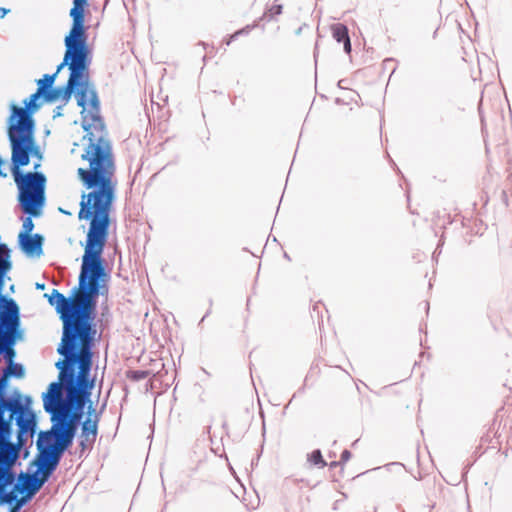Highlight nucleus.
Wrapping results in <instances>:
<instances>
[{
    "instance_id": "7ed1b4c3",
    "label": "nucleus",
    "mask_w": 512,
    "mask_h": 512,
    "mask_svg": "<svg viewBox=\"0 0 512 512\" xmlns=\"http://www.w3.org/2000/svg\"><path fill=\"white\" fill-rule=\"evenodd\" d=\"M35 428V414L19 400L6 398L0 381V468L14 466Z\"/></svg>"
},
{
    "instance_id": "0eeeda50",
    "label": "nucleus",
    "mask_w": 512,
    "mask_h": 512,
    "mask_svg": "<svg viewBox=\"0 0 512 512\" xmlns=\"http://www.w3.org/2000/svg\"><path fill=\"white\" fill-rule=\"evenodd\" d=\"M75 433L72 427L53 426V432L41 433L37 442L39 449L38 470L47 479L57 467L61 454L71 445Z\"/></svg>"
},
{
    "instance_id": "a878e982",
    "label": "nucleus",
    "mask_w": 512,
    "mask_h": 512,
    "mask_svg": "<svg viewBox=\"0 0 512 512\" xmlns=\"http://www.w3.org/2000/svg\"><path fill=\"white\" fill-rule=\"evenodd\" d=\"M144 374L138 373V378H143Z\"/></svg>"
},
{
    "instance_id": "39448f33",
    "label": "nucleus",
    "mask_w": 512,
    "mask_h": 512,
    "mask_svg": "<svg viewBox=\"0 0 512 512\" xmlns=\"http://www.w3.org/2000/svg\"><path fill=\"white\" fill-rule=\"evenodd\" d=\"M12 117H17V123L9 127L8 135L11 143V170L20 172V168L30 162V156L41 158L39 147L33 134V120L30 113L17 106L12 107Z\"/></svg>"
},
{
    "instance_id": "423d86ee",
    "label": "nucleus",
    "mask_w": 512,
    "mask_h": 512,
    "mask_svg": "<svg viewBox=\"0 0 512 512\" xmlns=\"http://www.w3.org/2000/svg\"><path fill=\"white\" fill-rule=\"evenodd\" d=\"M87 0H73L70 10L72 27L65 37V54L61 64H88L91 62V49L87 44L85 28V7Z\"/></svg>"
},
{
    "instance_id": "cd10ccee",
    "label": "nucleus",
    "mask_w": 512,
    "mask_h": 512,
    "mask_svg": "<svg viewBox=\"0 0 512 512\" xmlns=\"http://www.w3.org/2000/svg\"><path fill=\"white\" fill-rule=\"evenodd\" d=\"M63 67H64V66L59 65V66H58V71H59V70H61Z\"/></svg>"
},
{
    "instance_id": "ddd939ff",
    "label": "nucleus",
    "mask_w": 512,
    "mask_h": 512,
    "mask_svg": "<svg viewBox=\"0 0 512 512\" xmlns=\"http://www.w3.org/2000/svg\"><path fill=\"white\" fill-rule=\"evenodd\" d=\"M331 32L333 38L337 42H343L344 44V50L346 53H350L351 51V42L348 35V29L347 27L342 23H336L331 26Z\"/></svg>"
},
{
    "instance_id": "6e6552de",
    "label": "nucleus",
    "mask_w": 512,
    "mask_h": 512,
    "mask_svg": "<svg viewBox=\"0 0 512 512\" xmlns=\"http://www.w3.org/2000/svg\"><path fill=\"white\" fill-rule=\"evenodd\" d=\"M13 176L22 210L31 216H39L45 200V176L38 172L22 174L21 171L13 173Z\"/></svg>"
},
{
    "instance_id": "f3484780",
    "label": "nucleus",
    "mask_w": 512,
    "mask_h": 512,
    "mask_svg": "<svg viewBox=\"0 0 512 512\" xmlns=\"http://www.w3.org/2000/svg\"><path fill=\"white\" fill-rule=\"evenodd\" d=\"M309 461L314 465H319L321 467L326 466V462L323 460L320 450H314L309 456Z\"/></svg>"
},
{
    "instance_id": "9b49d317",
    "label": "nucleus",
    "mask_w": 512,
    "mask_h": 512,
    "mask_svg": "<svg viewBox=\"0 0 512 512\" xmlns=\"http://www.w3.org/2000/svg\"><path fill=\"white\" fill-rule=\"evenodd\" d=\"M100 419L101 413L97 412L93 405L90 404L86 418L81 425L80 447L82 451L91 449L96 442Z\"/></svg>"
},
{
    "instance_id": "6ab92c4d",
    "label": "nucleus",
    "mask_w": 512,
    "mask_h": 512,
    "mask_svg": "<svg viewBox=\"0 0 512 512\" xmlns=\"http://www.w3.org/2000/svg\"><path fill=\"white\" fill-rule=\"evenodd\" d=\"M282 12V6L281 5H273L269 9V13L271 16L279 15Z\"/></svg>"
},
{
    "instance_id": "f03ea898",
    "label": "nucleus",
    "mask_w": 512,
    "mask_h": 512,
    "mask_svg": "<svg viewBox=\"0 0 512 512\" xmlns=\"http://www.w3.org/2000/svg\"><path fill=\"white\" fill-rule=\"evenodd\" d=\"M108 229L109 226L103 225L89 227L79 284L72 296L67 298L56 289L50 295L45 294L63 322L61 344L57 351L64 356V360L56 363L60 370L59 380L69 382V373L74 371L73 366L78 363L79 372L75 384L87 391L93 387V381L89 380L91 348L96 334L93 321L101 283L107 277L101 255L107 241Z\"/></svg>"
},
{
    "instance_id": "9d476101",
    "label": "nucleus",
    "mask_w": 512,
    "mask_h": 512,
    "mask_svg": "<svg viewBox=\"0 0 512 512\" xmlns=\"http://www.w3.org/2000/svg\"><path fill=\"white\" fill-rule=\"evenodd\" d=\"M8 311H0V353L5 351L6 357L11 361L15 355L11 347L14 342L13 332L19 325L18 307L13 300H9Z\"/></svg>"
},
{
    "instance_id": "bb28decb",
    "label": "nucleus",
    "mask_w": 512,
    "mask_h": 512,
    "mask_svg": "<svg viewBox=\"0 0 512 512\" xmlns=\"http://www.w3.org/2000/svg\"><path fill=\"white\" fill-rule=\"evenodd\" d=\"M144 374L138 373V378H143Z\"/></svg>"
},
{
    "instance_id": "aec40b11",
    "label": "nucleus",
    "mask_w": 512,
    "mask_h": 512,
    "mask_svg": "<svg viewBox=\"0 0 512 512\" xmlns=\"http://www.w3.org/2000/svg\"><path fill=\"white\" fill-rule=\"evenodd\" d=\"M243 33H247V30H240V31H237L234 35H232V38H236L237 36L243 34Z\"/></svg>"
},
{
    "instance_id": "dca6fc26",
    "label": "nucleus",
    "mask_w": 512,
    "mask_h": 512,
    "mask_svg": "<svg viewBox=\"0 0 512 512\" xmlns=\"http://www.w3.org/2000/svg\"><path fill=\"white\" fill-rule=\"evenodd\" d=\"M42 88L41 89H37V91L32 94L30 97H29V100L28 101H25V110L29 113L28 110H33V109H37L38 108V104H37V100L42 96Z\"/></svg>"
},
{
    "instance_id": "5701e85b",
    "label": "nucleus",
    "mask_w": 512,
    "mask_h": 512,
    "mask_svg": "<svg viewBox=\"0 0 512 512\" xmlns=\"http://www.w3.org/2000/svg\"><path fill=\"white\" fill-rule=\"evenodd\" d=\"M36 287L38 289H44L45 285L44 284H37Z\"/></svg>"
},
{
    "instance_id": "4468645a",
    "label": "nucleus",
    "mask_w": 512,
    "mask_h": 512,
    "mask_svg": "<svg viewBox=\"0 0 512 512\" xmlns=\"http://www.w3.org/2000/svg\"><path fill=\"white\" fill-rule=\"evenodd\" d=\"M14 481V473L12 468H0V494L4 488L12 484Z\"/></svg>"
},
{
    "instance_id": "1a4fd4ad",
    "label": "nucleus",
    "mask_w": 512,
    "mask_h": 512,
    "mask_svg": "<svg viewBox=\"0 0 512 512\" xmlns=\"http://www.w3.org/2000/svg\"><path fill=\"white\" fill-rule=\"evenodd\" d=\"M47 480L39 471L33 474H20L13 489L5 493V487L0 496H2L3 501L6 503L15 502L10 512H18L41 489Z\"/></svg>"
},
{
    "instance_id": "20e7f679",
    "label": "nucleus",
    "mask_w": 512,
    "mask_h": 512,
    "mask_svg": "<svg viewBox=\"0 0 512 512\" xmlns=\"http://www.w3.org/2000/svg\"><path fill=\"white\" fill-rule=\"evenodd\" d=\"M64 382H53L49 385L43 402L46 412L51 414L55 426L61 428L72 427L75 433L78 421L81 418V411L90 396V391L80 388L75 384L74 371L69 373L67 385V399L62 398V384Z\"/></svg>"
},
{
    "instance_id": "2eb2a0df",
    "label": "nucleus",
    "mask_w": 512,
    "mask_h": 512,
    "mask_svg": "<svg viewBox=\"0 0 512 512\" xmlns=\"http://www.w3.org/2000/svg\"><path fill=\"white\" fill-rule=\"evenodd\" d=\"M8 250L5 245H0V277L10 268Z\"/></svg>"
},
{
    "instance_id": "393cba45",
    "label": "nucleus",
    "mask_w": 512,
    "mask_h": 512,
    "mask_svg": "<svg viewBox=\"0 0 512 512\" xmlns=\"http://www.w3.org/2000/svg\"><path fill=\"white\" fill-rule=\"evenodd\" d=\"M144 374L138 373V378H143Z\"/></svg>"
},
{
    "instance_id": "f8f14e48",
    "label": "nucleus",
    "mask_w": 512,
    "mask_h": 512,
    "mask_svg": "<svg viewBox=\"0 0 512 512\" xmlns=\"http://www.w3.org/2000/svg\"><path fill=\"white\" fill-rule=\"evenodd\" d=\"M19 243L24 252L28 254L39 253L42 250L43 237L40 234H19Z\"/></svg>"
},
{
    "instance_id": "b1692460",
    "label": "nucleus",
    "mask_w": 512,
    "mask_h": 512,
    "mask_svg": "<svg viewBox=\"0 0 512 512\" xmlns=\"http://www.w3.org/2000/svg\"><path fill=\"white\" fill-rule=\"evenodd\" d=\"M144 374L138 373V378H143Z\"/></svg>"
},
{
    "instance_id": "4be33fe9",
    "label": "nucleus",
    "mask_w": 512,
    "mask_h": 512,
    "mask_svg": "<svg viewBox=\"0 0 512 512\" xmlns=\"http://www.w3.org/2000/svg\"><path fill=\"white\" fill-rule=\"evenodd\" d=\"M0 11H1V13H2V14H1V17H3V16L7 13V10H6V9H4V8L0 9Z\"/></svg>"
},
{
    "instance_id": "f257e3e1",
    "label": "nucleus",
    "mask_w": 512,
    "mask_h": 512,
    "mask_svg": "<svg viewBox=\"0 0 512 512\" xmlns=\"http://www.w3.org/2000/svg\"><path fill=\"white\" fill-rule=\"evenodd\" d=\"M68 67L71 72L64 92L49 89L55 75L48 74L37 81L38 89L42 88V94L49 102L57 100L62 94L64 98H69L77 90V103L82 108L81 122L86 134L79 144H75L73 152H78L82 161V166L77 170L79 179L88 189H92L82 195L78 218L89 220V227L109 226L116 170L112 144L100 115L97 93L88 82V66Z\"/></svg>"
},
{
    "instance_id": "412c9836",
    "label": "nucleus",
    "mask_w": 512,
    "mask_h": 512,
    "mask_svg": "<svg viewBox=\"0 0 512 512\" xmlns=\"http://www.w3.org/2000/svg\"><path fill=\"white\" fill-rule=\"evenodd\" d=\"M349 456H350V453H349V451H347V450H345V451L342 453V458L347 459Z\"/></svg>"
},
{
    "instance_id": "a211bd4d",
    "label": "nucleus",
    "mask_w": 512,
    "mask_h": 512,
    "mask_svg": "<svg viewBox=\"0 0 512 512\" xmlns=\"http://www.w3.org/2000/svg\"><path fill=\"white\" fill-rule=\"evenodd\" d=\"M22 228H23V231L20 234L31 235V232L34 229V223L31 219V217H26L24 219Z\"/></svg>"
}]
</instances>
